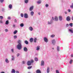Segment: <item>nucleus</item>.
<instances>
[{
  "mask_svg": "<svg viewBox=\"0 0 73 73\" xmlns=\"http://www.w3.org/2000/svg\"><path fill=\"white\" fill-rule=\"evenodd\" d=\"M14 22L15 23H17V20H16V19H15L14 20Z\"/></svg>",
  "mask_w": 73,
  "mask_h": 73,
  "instance_id": "864d4df0",
  "label": "nucleus"
},
{
  "mask_svg": "<svg viewBox=\"0 0 73 73\" xmlns=\"http://www.w3.org/2000/svg\"><path fill=\"white\" fill-rule=\"evenodd\" d=\"M16 72L15 71V70L14 69H12L11 71V73H15Z\"/></svg>",
  "mask_w": 73,
  "mask_h": 73,
  "instance_id": "4be33fe9",
  "label": "nucleus"
},
{
  "mask_svg": "<svg viewBox=\"0 0 73 73\" xmlns=\"http://www.w3.org/2000/svg\"><path fill=\"white\" fill-rule=\"evenodd\" d=\"M34 7L33 6H31L30 8L29 11H32Z\"/></svg>",
  "mask_w": 73,
  "mask_h": 73,
  "instance_id": "f8f14e48",
  "label": "nucleus"
},
{
  "mask_svg": "<svg viewBox=\"0 0 73 73\" xmlns=\"http://www.w3.org/2000/svg\"><path fill=\"white\" fill-rule=\"evenodd\" d=\"M28 73H30V72H29Z\"/></svg>",
  "mask_w": 73,
  "mask_h": 73,
  "instance_id": "69168bd1",
  "label": "nucleus"
},
{
  "mask_svg": "<svg viewBox=\"0 0 73 73\" xmlns=\"http://www.w3.org/2000/svg\"><path fill=\"white\" fill-rule=\"evenodd\" d=\"M69 25H70V27H73V23H71L69 24Z\"/></svg>",
  "mask_w": 73,
  "mask_h": 73,
  "instance_id": "2f4dec72",
  "label": "nucleus"
},
{
  "mask_svg": "<svg viewBox=\"0 0 73 73\" xmlns=\"http://www.w3.org/2000/svg\"><path fill=\"white\" fill-rule=\"evenodd\" d=\"M33 60H31V61H28L27 62L28 65H31V64H32V63H33Z\"/></svg>",
  "mask_w": 73,
  "mask_h": 73,
  "instance_id": "f03ea898",
  "label": "nucleus"
},
{
  "mask_svg": "<svg viewBox=\"0 0 73 73\" xmlns=\"http://www.w3.org/2000/svg\"><path fill=\"white\" fill-rule=\"evenodd\" d=\"M52 49H54V48H52Z\"/></svg>",
  "mask_w": 73,
  "mask_h": 73,
  "instance_id": "0e129e2a",
  "label": "nucleus"
},
{
  "mask_svg": "<svg viewBox=\"0 0 73 73\" xmlns=\"http://www.w3.org/2000/svg\"><path fill=\"white\" fill-rule=\"evenodd\" d=\"M20 54L19 53H18V54H17V57H19V56H20Z\"/></svg>",
  "mask_w": 73,
  "mask_h": 73,
  "instance_id": "de8ad7c7",
  "label": "nucleus"
},
{
  "mask_svg": "<svg viewBox=\"0 0 73 73\" xmlns=\"http://www.w3.org/2000/svg\"><path fill=\"white\" fill-rule=\"evenodd\" d=\"M30 15L31 16H33L34 15V12L33 11H31L30 13Z\"/></svg>",
  "mask_w": 73,
  "mask_h": 73,
  "instance_id": "6ab92c4d",
  "label": "nucleus"
},
{
  "mask_svg": "<svg viewBox=\"0 0 73 73\" xmlns=\"http://www.w3.org/2000/svg\"><path fill=\"white\" fill-rule=\"evenodd\" d=\"M24 17L25 19H28V14L25 13L24 14Z\"/></svg>",
  "mask_w": 73,
  "mask_h": 73,
  "instance_id": "20e7f679",
  "label": "nucleus"
},
{
  "mask_svg": "<svg viewBox=\"0 0 73 73\" xmlns=\"http://www.w3.org/2000/svg\"><path fill=\"white\" fill-rule=\"evenodd\" d=\"M55 21H57L58 20V17L57 16H55L54 18V20Z\"/></svg>",
  "mask_w": 73,
  "mask_h": 73,
  "instance_id": "ddd939ff",
  "label": "nucleus"
},
{
  "mask_svg": "<svg viewBox=\"0 0 73 73\" xmlns=\"http://www.w3.org/2000/svg\"><path fill=\"white\" fill-rule=\"evenodd\" d=\"M40 14H41V13L40 12H39L38 13V15H40Z\"/></svg>",
  "mask_w": 73,
  "mask_h": 73,
  "instance_id": "4d7b16f0",
  "label": "nucleus"
},
{
  "mask_svg": "<svg viewBox=\"0 0 73 73\" xmlns=\"http://www.w3.org/2000/svg\"><path fill=\"white\" fill-rule=\"evenodd\" d=\"M70 8L73 9V3H72V5L70 6Z\"/></svg>",
  "mask_w": 73,
  "mask_h": 73,
  "instance_id": "79ce46f5",
  "label": "nucleus"
},
{
  "mask_svg": "<svg viewBox=\"0 0 73 73\" xmlns=\"http://www.w3.org/2000/svg\"><path fill=\"white\" fill-rule=\"evenodd\" d=\"M21 16L22 17H24V14L23 13H21Z\"/></svg>",
  "mask_w": 73,
  "mask_h": 73,
  "instance_id": "ea45409f",
  "label": "nucleus"
},
{
  "mask_svg": "<svg viewBox=\"0 0 73 73\" xmlns=\"http://www.w3.org/2000/svg\"><path fill=\"white\" fill-rule=\"evenodd\" d=\"M29 29L30 31H32L33 30V27H30L29 28Z\"/></svg>",
  "mask_w": 73,
  "mask_h": 73,
  "instance_id": "1a4fd4ad",
  "label": "nucleus"
},
{
  "mask_svg": "<svg viewBox=\"0 0 73 73\" xmlns=\"http://www.w3.org/2000/svg\"><path fill=\"white\" fill-rule=\"evenodd\" d=\"M68 12H71V10L70 9H68Z\"/></svg>",
  "mask_w": 73,
  "mask_h": 73,
  "instance_id": "8fccbe9b",
  "label": "nucleus"
},
{
  "mask_svg": "<svg viewBox=\"0 0 73 73\" xmlns=\"http://www.w3.org/2000/svg\"><path fill=\"white\" fill-rule=\"evenodd\" d=\"M16 73H20L19 71H16Z\"/></svg>",
  "mask_w": 73,
  "mask_h": 73,
  "instance_id": "5fc2aeb1",
  "label": "nucleus"
},
{
  "mask_svg": "<svg viewBox=\"0 0 73 73\" xmlns=\"http://www.w3.org/2000/svg\"><path fill=\"white\" fill-rule=\"evenodd\" d=\"M17 37L16 35H15L14 36L13 38L14 39H16V38H17Z\"/></svg>",
  "mask_w": 73,
  "mask_h": 73,
  "instance_id": "e433bc0d",
  "label": "nucleus"
},
{
  "mask_svg": "<svg viewBox=\"0 0 73 73\" xmlns=\"http://www.w3.org/2000/svg\"><path fill=\"white\" fill-rule=\"evenodd\" d=\"M0 31H1V30H0Z\"/></svg>",
  "mask_w": 73,
  "mask_h": 73,
  "instance_id": "338daca9",
  "label": "nucleus"
},
{
  "mask_svg": "<svg viewBox=\"0 0 73 73\" xmlns=\"http://www.w3.org/2000/svg\"><path fill=\"white\" fill-rule=\"evenodd\" d=\"M11 57H12L11 60H12V61H14V60H15V56H14L12 55L11 56Z\"/></svg>",
  "mask_w": 73,
  "mask_h": 73,
  "instance_id": "aec40b11",
  "label": "nucleus"
},
{
  "mask_svg": "<svg viewBox=\"0 0 73 73\" xmlns=\"http://www.w3.org/2000/svg\"><path fill=\"white\" fill-rule=\"evenodd\" d=\"M11 51L12 53H13L14 52V49L13 48H12L11 50Z\"/></svg>",
  "mask_w": 73,
  "mask_h": 73,
  "instance_id": "c9c22d12",
  "label": "nucleus"
},
{
  "mask_svg": "<svg viewBox=\"0 0 73 73\" xmlns=\"http://www.w3.org/2000/svg\"><path fill=\"white\" fill-rule=\"evenodd\" d=\"M46 71L47 73H49V72H50V68H49V67H47Z\"/></svg>",
  "mask_w": 73,
  "mask_h": 73,
  "instance_id": "0eeeda50",
  "label": "nucleus"
},
{
  "mask_svg": "<svg viewBox=\"0 0 73 73\" xmlns=\"http://www.w3.org/2000/svg\"><path fill=\"white\" fill-rule=\"evenodd\" d=\"M10 41H11V40H10Z\"/></svg>",
  "mask_w": 73,
  "mask_h": 73,
  "instance_id": "774afa93",
  "label": "nucleus"
},
{
  "mask_svg": "<svg viewBox=\"0 0 73 73\" xmlns=\"http://www.w3.org/2000/svg\"><path fill=\"white\" fill-rule=\"evenodd\" d=\"M44 40L45 42L47 43L48 42V39L46 37H44Z\"/></svg>",
  "mask_w": 73,
  "mask_h": 73,
  "instance_id": "39448f33",
  "label": "nucleus"
},
{
  "mask_svg": "<svg viewBox=\"0 0 73 73\" xmlns=\"http://www.w3.org/2000/svg\"><path fill=\"white\" fill-rule=\"evenodd\" d=\"M24 1L25 3L26 4H27V3H28V1H29V0H25Z\"/></svg>",
  "mask_w": 73,
  "mask_h": 73,
  "instance_id": "a878e982",
  "label": "nucleus"
},
{
  "mask_svg": "<svg viewBox=\"0 0 73 73\" xmlns=\"http://www.w3.org/2000/svg\"><path fill=\"white\" fill-rule=\"evenodd\" d=\"M23 50L25 52H27L28 51V49L26 47H25L23 48Z\"/></svg>",
  "mask_w": 73,
  "mask_h": 73,
  "instance_id": "dca6fc26",
  "label": "nucleus"
},
{
  "mask_svg": "<svg viewBox=\"0 0 73 73\" xmlns=\"http://www.w3.org/2000/svg\"><path fill=\"white\" fill-rule=\"evenodd\" d=\"M5 61L6 63L7 64H8L9 62V60L7 58H6L5 59Z\"/></svg>",
  "mask_w": 73,
  "mask_h": 73,
  "instance_id": "9b49d317",
  "label": "nucleus"
},
{
  "mask_svg": "<svg viewBox=\"0 0 73 73\" xmlns=\"http://www.w3.org/2000/svg\"><path fill=\"white\" fill-rule=\"evenodd\" d=\"M4 18L2 16H0V19H1V20H3Z\"/></svg>",
  "mask_w": 73,
  "mask_h": 73,
  "instance_id": "58836bf2",
  "label": "nucleus"
},
{
  "mask_svg": "<svg viewBox=\"0 0 73 73\" xmlns=\"http://www.w3.org/2000/svg\"><path fill=\"white\" fill-rule=\"evenodd\" d=\"M17 31L15 30V31L14 32V35H15V34H16L17 33Z\"/></svg>",
  "mask_w": 73,
  "mask_h": 73,
  "instance_id": "f704fd0d",
  "label": "nucleus"
},
{
  "mask_svg": "<svg viewBox=\"0 0 73 73\" xmlns=\"http://www.w3.org/2000/svg\"><path fill=\"white\" fill-rule=\"evenodd\" d=\"M37 3L38 4H40L41 3V0H39L37 2Z\"/></svg>",
  "mask_w": 73,
  "mask_h": 73,
  "instance_id": "f3484780",
  "label": "nucleus"
},
{
  "mask_svg": "<svg viewBox=\"0 0 73 73\" xmlns=\"http://www.w3.org/2000/svg\"><path fill=\"white\" fill-rule=\"evenodd\" d=\"M59 20L60 21H62V17L61 16H59Z\"/></svg>",
  "mask_w": 73,
  "mask_h": 73,
  "instance_id": "6e6552de",
  "label": "nucleus"
},
{
  "mask_svg": "<svg viewBox=\"0 0 73 73\" xmlns=\"http://www.w3.org/2000/svg\"><path fill=\"white\" fill-rule=\"evenodd\" d=\"M56 40L55 39H53L52 40V44L53 45H54L56 44Z\"/></svg>",
  "mask_w": 73,
  "mask_h": 73,
  "instance_id": "423d86ee",
  "label": "nucleus"
},
{
  "mask_svg": "<svg viewBox=\"0 0 73 73\" xmlns=\"http://www.w3.org/2000/svg\"><path fill=\"white\" fill-rule=\"evenodd\" d=\"M32 66H29L27 68L28 69H31V68H32Z\"/></svg>",
  "mask_w": 73,
  "mask_h": 73,
  "instance_id": "a18cd8bd",
  "label": "nucleus"
},
{
  "mask_svg": "<svg viewBox=\"0 0 73 73\" xmlns=\"http://www.w3.org/2000/svg\"><path fill=\"white\" fill-rule=\"evenodd\" d=\"M18 44L17 45V48L19 50H21L22 48V45L21 44V41L19 40L18 41Z\"/></svg>",
  "mask_w": 73,
  "mask_h": 73,
  "instance_id": "f257e3e1",
  "label": "nucleus"
},
{
  "mask_svg": "<svg viewBox=\"0 0 73 73\" xmlns=\"http://www.w3.org/2000/svg\"><path fill=\"white\" fill-rule=\"evenodd\" d=\"M66 27H69V24H67L66 25Z\"/></svg>",
  "mask_w": 73,
  "mask_h": 73,
  "instance_id": "603ef678",
  "label": "nucleus"
},
{
  "mask_svg": "<svg viewBox=\"0 0 73 73\" xmlns=\"http://www.w3.org/2000/svg\"><path fill=\"white\" fill-rule=\"evenodd\" d=\"M5 24L6 25H8V24H9V22L8 21H6Z\"/></svg>",
  "mask_w": 73,
  "mask_h": 73,
  "instance_id": "c85d7f7f",
  "label": "nucleus"
},
{
  "mask_svg": "<svg viewBox=\"0 0 73 73\" xmlns=\"http://www.w3.org/2000/svg\"><path fill=\"white\" fill-rule=\"evenodd\" d=\"M52 23H53V20H52V19H51L50 21H47V24L48 25H50V24H52Z\"/></svg>",
  "mask_w": 73,
  "mask_h": 73,
  "instance_id": "7ed1b4c3",
  "label": "nucleus"
},
{
  "mask_svg": "<svg viewBox=\"0 0 73 73\" xmlns=\"http://www.w3.org/2000/svg\"><path fill=\"white\" fill-rule=\"evenodd\" d=\"M16 27V26H15V25H13V27H14V28L15 27Z\"/></svg>",
  "mask_w": 73,
  "mask_h": 73,
  "instance_id": "13d9d810",
  "label": "nucleus"
},
{
  "mask_svg": "<svg viewBox=\"0 0 73 73\" xmlns=\"http://www.w3.org/2000/svg\"><path fill=\"white\" fill-rule=\"evenodd\" d=\"M57 51H60V48L59 47V46H57Z\"/></svg>",
  "mask_w": 73,
  "mask_h": 73,
  "instance_id": "72a5a7b5",
  "label": "nucleus"
},
{
  "mask_svg": "<svg viewBox=\"0 0 73 73\" xmlns=\"http://www.w3.org/2000/svg\"><path fill=\"white\" fill-rule=\"evenodd\" d=\"M69 32H70L71 33H73V30L72 29H69L68 30Z\"/></svg>",
  "mask_w": 73,
  "mask_h": 73,
  "instance_id": "2eb2a0df",
  "label": "nucleus"
},
{
  "mask_svg": "<svg viewBox=\"0 0 73 73\" xmlns=\"http://www.w3.org/2000/svg\"><path fill=\"white\" fill-rule=\"evenodd\" d=\"M45 7H49V5L48 4H46L45 5Z\"/></svg>",
  "mask_w": 73,
  "mask_h": 73,
  "instance_id": "4c0bfd02",
  "label": "nucleus"
},
{
  "mask_svg": "<svg viewBox=\"0 0 73 73\" xmlns=\"http://www.w3.org/2000/svg\"><path fill=\"white\" fill-rule=\"evenodd\" d=\"M64 13H65V14H68V13H67V12H65Z\"/></svg>",
  "mask_w": 73,
  "mask_h": 73,
  "instance_id": "bf43d9fd",
  "label": "nucleus"
},
{
  "mask_svg": "<svg viewBox=\"0 0 73 73\" xmlns=\"http://www.w3.org/2000/svg\"><path fill=\"white\" fill-rule=\"evenodd\" d=\"M23 64H25V62L24 61H23Z\"/></svg>",
  "mask_w": 73,
  "mask_h": 73,
  "instance_id": "6e6d98bb",
  "label": "nucleus"
},
{
  "mask_svg": "<svg viewBox=\"0 0 73 73\" xmlns=\"http://www.w3.org/2000/svg\"><path fill=\"white\" fill-rule=\"evenodd\" d=\"M24 26V25L23 23H21L20 25V27H23Z\"/></svg>",
  "mask_w": 73,
  "mask_h": 73,
  "instance_id": "bb28decb",
  "label": "nucleus"
},
{
  "mask_svg": "<svg viewBox=\"0 0 73 73\" xmlns=\"http://www.w3.org/2000/svg\"><path fill=\"white\" fill-rule=\"evenodd\" d=\"M72 62H73V60L71 59L70 62V64H72Z\"/></svg>",
  "mask_w": 73,
  "mask_h": 73,
  "instance_id": "a19ab883",
  "label": "nucleus"
},
{
  "mask_svg": "<svg viewBox=\"0 0 73 73\" xmlns=\"http://www.w3.org/2000/svg\"><path fill=\"white\" fill-rule=\"evenodd\" d=\"M41 66H44V61L42 60L41 61Z\"/></svg>",
  "mask_w": 73,
  "mask_h": 73,
  "instance_id": "9d476101",
  "label": "nucleus"
},
{
  "mask_svg": "<svg viewBox=\"0 0 73 73\" xmlns=\"http://www.w3.org/2000/svg\"><path fill=\"white\" fill-rule=\"evenodd\" d=\"M5 32H8V29H5Z\"/></svg>",
  "mask_w": 73,
  "mask_h": 73,
  "instance_id": "c03bdc74",
  "label": "nucleus"
},
{
  "mask_svg": "<svg viewBox=\"0 0 73 73\" xmlns=\"http://www.w3.org/2000/svg\"><path fill=\"white\" fill-rule=\"evenodd\" d=\"M9 8L10 9H12V5L11 4L9 5Z\"/></svg>",
  "mask_w": 73,
  "mask_h": 73,
  "instance_id": "5701e85b",
  "label": "nucleus"
},
{
  "mask_svg": "<svg viewBox=\"0 0 73 73\" xmlns=\"http://www.w3.org/2000/svg\"><path fill=\"white\" fill-rule=\"evenodd\" d=\"M4 23V22L3 21V20H0V24H3Z\"/></svg>",
  "mask_w": 73,
  "mask_h": 73,
  "instance_id": "cd10ccee",
  "label": "nucleus"
},
{
  "mask_svg": "<svg viewBox=\"0 0 73 73\" xmlns=\"http://www.w3.org/2000/svg\"><path fill=\"white\" fill-rule=\"evenodd\" d=\"M36 73H41V71L39 70H37L36 72Z\"/></svg>",
  "mask_w": 73,
  "mask_h": 73,
  "instance_id": "393cba45",
  "label": "nucleus"
},
{
  "mask_svg": "<svg viewBox=\"0 0 73 73\" xmlns=\"http://www.w3.org/2000/svg\"><path fill=\"white\" fill-rule=\"evenodd\" d=\"M25 43L26 44L28 45V42L27 40H25Z\"/></svg>",
  "mask_w": 73,
  "mask_h": 73,
  "instance_id": "c756f323",
  "label": "nucleus"
},
{
  "mask_svg": "<svg viewBox=\"0 0 73 73\" xmlns=\"http://www.w3.org/2000/svg\"><path fill=\"white\" fill-rule=\"evenodd\" d=\"M34 59L35 61H38V58L36 57H35L34 58Z\"/></svg>",
  "mask_w": 73,
  "mask_h": 73,
  "instance_id": "7c9ffc66",
  "label": "nucleus"
},
{
  "mask_svg": "<svg viewBox=\"0 0 73 73\" xmlns=\"http://www.w3.org/2000/svg\"><path fill=\"white\" fill-rule=\"evenodd\" d=\"M0 1L1 3H3V1H4V0H0Z\"/></svg>",
  "mask_w": 73,
  "mask_h": 73,
  "instance_id": "09e8293b",
  "label": "nucleus"
},
{
  "mask_svg": "<svg viewBox=\"0 0 73 73\" xmlns=\"http://www.w3.org/2000/svg\"><path fill=\"white\" fill-rule=\"evenodd\" d=\"M1 73H5V72H2Z\"/></svg>",
  "mask_w": 73,
  "mask_h": 73,
  "instance_id": "052dcab7",
  "label": "nucleus"
},
{
  "mask_svg": "<svg viewBox=\"0 0 73 73\" xmlns=\"http://www.w3.org/2000/svg\"><path fill=\"white\" fill-rule=\"evenodd\" d=\"M33 38H31L30 39V41L31 42H33Z\"/></svg>",
  "mask_w": 73,
  "mask_h": 73,
  "instance_id": "412c9836",
  "label": "nucleus"
},
{
  "mask_svg": "<svg viewBox=\"0 0 73 73\" xmlns=\"http://www.w3.org/2000/svg\"><path fill=\"white\" fill-rule=\"evenodd\" d=\"M37 40V38H35L34 39V42H36V41Z\"/></svg>",
  "mask_w": 73,
  "mask_h": 73,
  "instance_id": "b1692460",
  "label": "nucleus"
},
{
  "mask_svg": "<svg viewBox=\"0 0 73 73\" xmlns=\"http://www.w3.org/2000/svg\"><path fill=\"white\" fill-rule=\"evenodd\" d=\"M66 20L68 21H69L70 20V17L69 16H68L66 18Z\"/></svg>",
  "mask_w": 73,
  "mask_h": 73,
  "instance_id": "4468645a",
  "label": "nucleus"
},
{
  "mask_svg": "<svg viewBox=\"0 0 73 73\" xmlns=\"http://www.w3.org/2000/svg\"><path fill=\"white\" fill-rule=\"evenodd\" d=\"M55 36V35H50V37H52L53 38V37H54V36Z\"/></svg>",
  "mask_w": 73,
  "mask_h": 73,
  "instance_id": "473e14b6",
  "label": "nucleus"
},
{
  "mask_svg": "<svg viewBox=\"0 0 73 73\" xmlns=\"http://www.w3.org/2000/svg\"><path fill=\"white\" fill-rule=\"evenodd\" d=\"M71 19L72 20H73V17H72Z\"/></svg>",
  "mask_w": 73,
  "mask_h": 73,
  "instance_id": "680f3d73",
  "label": "nucleus"
},
{
  "mask_svg": "<svg viewBox=\"0 0 73 73\" xmlns=\"http://www.w3.org/2000/svg\"><path fill=\"white\" fill-rule=\"evenodd\" d=\"M40 46H38L36 47V50L38 51V50H40Z\"/></svg>",
  "mask_w": 73,
  "mask_h": 73,
  "instance_id": "a211bd4d",
  "label": "nucleus"
},
{
  "mask_svg": "<svg viewBox=\"0 0 73 73\" xmlns=\"http://www.w3.org/2000/svg\"><path fill=\"white\" fill-rule=\"evenodd\" d=\"M11 17H8V19L9 20H11Z\"/></svg>",
  "mask_w": 73,
  "mask_h": 73,
  "instance_id": "49530a36",
  "label": "nucleus"
},
{
  "mask_svg": "<svg viewBox=\"0 0 73 73\" xmlns=\"http://www.w3.org/2000/svg\"><path fill=\"white\" fill-rule=\"evenodd\" d=\"M52 20H54V18L53 17H52Z\"/></svg>",
  "mask_w": 73,
  "mask_h": 73,
  "instance_id": "3c124183",
  "label": "nucleus"
},
{
  "mask_svg": "<svg viewBox=\"0 0 73 73\" xmlns=\"http://www.w3.org/2000/svg\"><path fill=\"white\" fill-rule=\"evenodd\" d=\"M56 73H60V72L58 70H56Z\"/></svg>",
  "mask_w": 73,
  "mask_h": 73,
  "instance_id": "37998d69",
  "label": "nucleus"
},
{
  "mask_svg": "<svg viewBox=\"0 0 73 73\" xmlns=\"http://www.w3.org/2000/svg\"><path fill=\"white\" fill-rule=\"evenodd\" d=\"M71 57H73V54H72L71 56Z\"/></svg>",
  "mask_w": 73,
  "mask_h": 73,
  "instance_id": "e2e57ef3",
  "label": "nucleus"
}]
</instances>
